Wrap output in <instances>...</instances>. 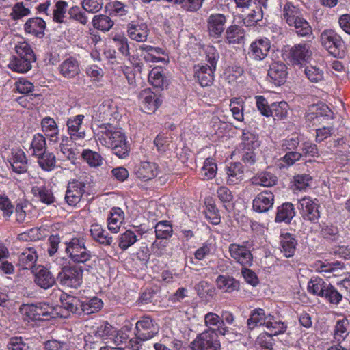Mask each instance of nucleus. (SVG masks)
I'll return each mask as SVG.
<instances>
[{
  "label": "nucleus",
  "mask_w": 350,
  "mask_h": 350,
  "mask_svg": "<svg viewBox=\"0 0 350 350\" xmlns=\"http://www.w3.org/2000/svg\"><path fill=\"white\" fill-rule=\"evenodd\" d=\"M95 135L101 145L111 148L119 158L128 156L129 144L120 128L109 123L102 124L98 126Z\"/></svg>",
  "instance_id": "f257e3e1"
},
{
  "label": "nucleus",
  "mask_w": 350,
  "mask_h": 350,
  "mask_svg": "<svg viewBox=\"0 0 350 350\" xmlns=\"http://www.w3.org/2000/svg\"><path fill=\"white\" fill-rule=\"evenodd\" d=\"M157 323L150 317L144 316L137 321L135 327V337L129 340L133 350H139L142 342L154 338L159 332Z\"/></svg>",
  "instance_id": "f03ea898"
},
{
  "label": "nucleus",
  "mask_w": 350,
  "mask_h": 350,
  "mask_svg": "<svg viewBox=\"0 0 350 350\" xmlns=\"http://www.w3.org/2000/svg\"><path fill=\"white\" fill-rule=\"evenodd\" d=\"M83 273V269L81 267L64 266L57 275V280L63 287L77 289L82 284Z\"/></svg>",
  "instance_id": "7ed1b4c3"
},
{
  "label": "nucleus",
  "mask_w": 350,
  "mask_h": 350,
  "mask_svg": "<svg viewBox=\"0 0 350 350\" xmlns=\"http://www.w3.org/2000/svg\"><path fill=\"white\" fill-rule=\"evenodd\" d=\"M192 350H220L221 345L214 328L208 329L198 334L191 343Z\"/></svg>",
  "instance_id": "20e7f679"
},
{
  "label": "nucleus",
  "mask_w": 350,
  "mask_h": 350,
  "mask_svg": "<svg viewBox=\"0 0 350 350\" xmlns=\"http://www.w3.org/2000/svg\"><path fill=\"white\" fill-rule=\"evenodd\" d=\"M319 207L317 199L312 200L309 197H304L299 200V209L304 221L313 224L317 223L321 216Z\"/></svg>",
  "instance_id": "39448f33"
},
{
  "label": "nucleus",
  "mask_w": 350,
  "mask_h": 350,
  "mask_svg": "<svg viewBox=\"0 0 350 350\" xmlns=\"http://www.w3.org/2000/svg\"><path fill=\"white\" fill-rule=\"evenodd\" d=\"M66 251L75 263H85L91 258V252L85 247L83 241L72 239L67 245Z\"/></svg>",
  "instance_id": "423d86ee"
},
{
  "label": "nucleus",
  "mask_w": 350,
  "mask_h": 350,
  "mask_svg": "<svg viewBox=\"0 0 350 350\" xmlns=\"http://www.w3.org/2000/svg\"><path fill=\"white\" fill-rule=\"evenodd\" d=\"M31 272L33 275L34 283L44 290L52 288L57 281V277L44 266L38 265L34 267Z\"/></svg>",
  "instance_id": "0eeeda50"
},
{
  "label": "nucleus",
  "mask_w": 350,
  "mask_h": 350,
  "mask_svg": "<svg viewBox=\"0 0 350 350\" xmlns=\"http://www.w3.org/2000/svg\"><path fill=\"white\" fill-rule=\"evenodd\" d=\"M128 37L135 42H144L147 40L150 29L146 23L142 20L136 19L130 21L126 25Z\"/></svg>",
  "instance_id": "6e6552de"
},
{
  "label": "nucleus",
  "mask_w": 350,
  "mask_h": 350,
  "mask_svg": "<svg viewBox=\"0 0 350 350\" xmlns=\"http://www.w3.org/2000/svg\"><path fill=\"white\" fill-rule=\"evenodd\" d=\"M230 256L243 267H251L253 256L250 250L245 245L232 243L228 248Z\"/></svg>",
  "instance_id": "1a4fd4ad"
},
{
  "label": "nucleus",
  "mask_w": 350,
  "mask_h": 350,
  "mask_svg": "<svg viewBox=\"0 0 350 350\" xmlns=\"http://www.w3.org/2000/svg\"><path fill=\"white\" fill-rule=\"evenodd\" d=\"M271 49V42L267 38L257 39L250 44L247 55L256 60H263L268 55Z\"/></svg>",
  "instance_id": "9d476101"
},
{
  "label": "nucleus",
  "mask_w": 350,
  "mask_h": 350,
  "mask_svg": "<svg viewBox=\"0 0 350 350\" xmlns=\"http://www.w3.org/2000/svg\"><path fill=\"white\" fill-rule=\"evenodd\" d=\"M274 200V195L271 191H262L254 198L253 210L258 213H267L273 207Z\"/></svg>",
  "instance_id": "9b49d317"
},
{
  "label": "nucleus",
  "mask_w": 350,
  "mask_h": 350,
  "mask_svg": "<svg viewBox=\"0 0 350 350\" xmlns=\"http://www.w3.org/2000/svg\"><path fill=\"white\" fill-rule=\"evenodd\" d=\"M85 183L77 180L70 181L65 195L66 202L71 206L78 204L85 192Z\"/></svg>",
  "instance_id": "f8f14e48"
},
{
  "label": "nucleus",
  "mask_w": 350,
  "mask_h": 350,
  "mask_svg": "<svg viewBox=\"0 0 350 350\" xmlns=\"http://www.w3.org/2000/svg\"><path fill=\"white\" fill-rule=\"evenodd\" d=\"M312 56L310 45L303 42L293 45L289 50V58L295 64H301Z\"/></svg>",
  "instance_id": "ddd939ff"
},
{
  "label": "nucleus",
  "mask_w": 350,
  "mask_h": 350,
  "mask_svg": "<svg viewBox=\"0 0 350 350\" xmlns=\"http://www.w3.org/2000/svg\"><path fill=\"white\" fill-rule=\"evenodd\" d=\"M321 41L322 45L332 54H336L343 44L341 37L332 29H327L321 33Z\"/></svg>",
  "instance_id": "4468645a"
},
{
  "label": "nucleus",
  "mask_w": 350,
  "mask_h": 350,
  "mask_svg": "<svg viewBox=\"0 0 350 350\" xmlns=\"http://www.w3.org/2000/svg\"><path fill=\"white\" fill-rule=\"evenodd\" d=\"M267 75L271 83L280 86L286 81L288 75L287 66L281 62H273L269 66Z\"/></svg>",
  "instance_id": "2eb2a0df"
},
{
  "label": "nucleus",
  "mask_w": 350,
  "mask_h": 350,
  "mask_svg": "<svg viewBox=\"0 0 350 350\" xmlns=\"http://www.w3.org/2000/svg\"><path fill=\"white\" fill-rule=\"evenodd\" d=\"M139 96L142 100V107L147 113L155 112L161 104L159 98L150 88L142 90Z\"/></svg>",
  "instance_id": "dca6fc26"
},
{
  "label": "nucleus",
  "mask_w": 350,
  "mask_h": 350,
  "mask_svg": "<svg viewBox=\"0 0 350 350\" xmlns=\"http://www.w3.org/2000/svg\"><path fill=\"white\" fill-rule=\"evenodd\" d=\"M214 71L206 64L196 65L194 66V78L202 87L211 86L214 80Z\"/></svg>",
  "instance_id": "f3484780"
},
{
  "label": "nucleus",
  "mask_w": 350,
  "mask_h": 350,
  "mask_svg": "<svg viewBox=\"0 0 350 350\" xmlns=\"http://www.w3.org/2000/svg\"><path fill=\"white\" fill-rule=\"evenodd\" d=\"M38 260V254L33 247H26L18 256L17 265L22 269H31L36 267L34 264Z\"/></svg>",
  "instance_id": "a211bd4d"
},
{
  "label": "nucleus",
  "mask_w": 350,
  "mask_h": 350,
  "mask_svg": "<svg viewBox=\"0 0 350 350\" xmlns=\"http://www.w3.org/2000/svg\"><path fill=\"white\" fill-rule=\"evenodd\" d=\"M84 119L83 115H77L74 117L70 118L66 122L68 133L70 138L74 140L83 139L85 136V133L81 131L83 120Z\"/></svg>",
  "instance_id": "6ab92c4d"
},
{
  "label": "nucleus",
  "mask_w": 350,
  "mask_h": 350,
  "mask_svg": "<svg viewBox=\"0 0 350 350\" xmlns=\"http://www.w3.org/2000/svg\"><path fill=\"white\" fill-rule=\"evenodd\" d=\"M45 29L46 23L40 17L30 18L24 24V31L25 33L32 34L38 38L44 36Z\"/></svg>",
  "instance_id": "aec40b11"
},
{
  "label": "nucleus",
  "mask_w": 350,
  "mask_h": 350,
  "mask_svg": "<svg viewBox=\"0 0 350 350\" xmlns=\"http://www.w3.org/2000/svg\"><path fill=\"white\" fill-rule=\"evenodd\" d=\"M226 16L221 14H211L207 21L211 36L219 37L224 31Z\"/></svg>",
  "instance_id": "412c9836"
},
{
  "label": "nucleus",
  "mask_w": 350,
  "mask_h": 350,
  "mask_svg": "<svg viewBox=\"0 0 350 350\" xmlns=\"http://www.w3.org/2000/svg\"><path fill=\"white\" fill-rule=\"evenodd\" d=\"M42 131L50 142L59 140V129L56 122L51 117H45L41 121Z\"/></svg>",
  "instance_id": "4be33fe9"
},
{
  "label": "nucleus",
  "mask_w": 350,
  "mask_h": 350,
  "mask_svg": "<svg viewBox=\"0 0 350 350\" xmlns=\"http://www.w3.org/2000/svg\"><path fill=\"white\" fill-rule=\"evenodd\" d=\"M314 268L316 271L321 273L325 277L329 278V274L336 275L338 271L344 268V265L339 261L335 262H327L321 260H317L314 263Z\"/></svg>",
  "instance_id": "5701e85b"
},
{
  "label": "nucleus",
  "mask_w": 350,
  "mask_h": 350,
  "mask_svg": "<svg viewBox=\"0 0 350 350\" xmlns=\"http://www.w3.org/2000/svg\"><path fill=\"white\" fill-rule=\"evenodd\" d=\"M9 162L13 171L16 173L22 174L27 171V159L25 152L22 150L18 149L12 152Z\"/></svg>",
  "instance_id": "b1692460"
},
{
  "label": "nucleus",
  "mask_w": 350,
  "mask_h": 350,
  "mask_svg": "<svg viewBox=\"0 0 350 350\" xmlns=\"http://www.w3.org/2000/svg\"><path fill=\"white\" fill-rule=\"evenodd\" d=\"M124 219V213L123 211L119 207L112 208L107 219L109 230L115 234L118 233Z\"/></svg>",
  "instance_id": "393cba45"
},
{
  "label": "nucleus",
  "mask_w": 350,
  "mask_h": 350,
  "mask_svg": "<svg viewBox=\"0 0 350 350\" xmlns=\"http://www.w3.org/2000/svg\"><path fill=\"white\" fill-rule=\"evenodd\" d=\"M303 16L301 9L294 5L291 2H286L282 9V19L288 25Z\"/></svg>",
  "instance_id": "a878e982"
},
{
  "label": "nucleus",
  "mask_w": 350,
  "mask_h": 350,
  "mask_svg": "<svg viewBox=\"0 0 350 350\" xmlns=\"http://www.w3.org/2000/svg\"><path fill=\"white\" fill-rule=\"evenodd\" d=\"M91 236L94 241L105 246H111L113 237L98 224H93L90 227Z\"/></svg>",
  "instance_id": "bb28decb"
},
{
  "label": "nucleus",
  "mask_w": 350,
  "mask_h": 350,
  "mask_svg": "<svg viewBox=\"0 0 350 350\" xmlns=\"http://www.w3.org/2000/svg\"><path fill=\"white\" fill-rule=\"evenodd\" d=\"M158 174V166L154 163L142 162L136 170V174L142 180L154 178Z\"/></svg>",
  "instance_id": "cd10ccee"
},
{
  "label": "nucleus",
  "mask_w": 350,
  "mask_h": 350,
  "mask_svg": "<svg viewBox=\"0 0 350 350\" xmlns=\"http://www.w3.org/2000/svg\"><path fill=\"white\" fill-rule=\"evenodd\" d=\"M297 242L293 235L290 233L282 234L280 237V250L286 258L292 257L295 252Z\"/></svg>",
  "instance_id": "c85d7f7f"
},
{
  "label": "nucleus",
  "mask_w": 350,
  "mask_h": 350,
  "mask_svg": "<svg viewBox=\"0 0 350 350\" xmlns=\"http://www.w3.org/2000/svg\"><path fill=\"white\" fill-rule=\"evenodd\" d=\"M59 71L64 77H75L80 71L77 60L73 57H69L65 59L59 65Z\"/></svg>",
  "instance_id": "c756f323"
},
{
  "label": "nucleus",
  "mask_w": 350,
  "mask_h": 350,
  "mask_svg": "<svg viewBox=\"0 0 350 350\" xmlns=\"http://www.w3.org/2000/svg\"><path fill=\"white\" fill-rule=\"evenodd\" d=\"M295 215V213L293 204L286 202L278 208L275 220L276 222H285L288 224Z\"/></svg>",
  "instance_id": "7c9ffc66"
},
{
  "label": "nucleus",
  "mask_w": 350,
  "mask_h": 350,
  "mask_svg": "<svg viewBox=\"0 0 350 350\" xmlns=\"http://www.w3.org/2000/svg\"><path fill=\"white\" fill-rule=\"evenodd\" d=\"M277 177L268 172H261L251 179V183L256 186L272 187L276 184Z\"/></svg>",
  "instance_id": "2f4dec72"
},
{
  "label": "nucleus",
  "mask_w": 350,
  "mask_h": 350,
  "mask_svg": "<svg viewBox=\"0 0 350 350\" xmlns=\"http://www.w3.org/2000/svg\"><path fill=\"white\" fill-rule=\"evenodd\" d=\"M293 27V31L299 37L310 38L312 36V28L309 23L304 18L299 19L289 25Z\"/></svg>",
  "instance_id": "473e14b6"
},
{
  "label": "nucleus",
  "mask_w": 350,
  "mask_h": 350,
  "mask_svg": "<svg viewBox=\"0 0 350 350\" xmlns=\"http://www.w3.org/2000/svg\"><path fill=\"white\" fill-rule=\"evenodd\" d=\"M243 167L241 163H234L227 169V183L229 185H235L242 180L243 177Z\"/></svg>",
  "instance_id": "72a5a7b5"
},
{
  "label": "nucleus",
  "mask_w": 350,
  "mask_h": 350,
  "mask_svg": "<svg viewBox=\"0 0 350 350\" xmlns=\"http://www.w3.org/2000/svg\"><path fill=\"white\" fill-rule=\"evenodd\" d=\"M17 56L13 57V59L29 60L33 62L36 61V55L29 44L25 42H18L15 46Z\"/></svg>",
  "instance_id": "f704fd0d"
},
{
  "label": "nucleus",
  "mask_w": 350,
  "mask_h": 350,
  "mask_svg": "<svg viewBox=\"0 0 350 350\" xmlns=\"http://www.w3.org/2000/svg\"><path fill=\"white\" fill-rule=\"evenodd\" d=\"M245 30L240 26L232 25L226 31V38L229 43H241L245 38Z\"/></svg>",
  "instance_id": "c9c22d12"
},
{
  "label": "nucleus",
  "mask_w": 350,
  "mask_h": 350,
  "mask_svg": "<svg viewBox=\"0 0 350 350\" xmlns=\"http://www.w3.org/2000/svg\"><path fill=\"white\" fill-rule=\"evenodd\" d=\"M267 319H271V317L270 315L267 317L263 309H255L252 312L250 317L247 320L248 327L252 329L256 326L266 325Z\"/></svg>",
  "instance_id": "e433bc0d"
},
{
  "label": "nucleus",
  "mask_w": 350,
  "mask_h": 350,
  "mask_svg": "<svg viewBox=\"0 0 350 350\" xmlns=\"http://www.w3.org/2000/svg\"><path fill=\"white\" fill-rule=\"evenodd\" d=\"M149 83L155 88L163 90L168 85L167 80L158 68H153L148 75Z\"/></svg>",
  "instance_id": "4c0bfd02"
},
{
  "label": "nucleus",
  "mask_w": 350,
  "mask_h": 350,
  "mask_svg": "<svg viewBox=\"0 0 350 350\" xmlns=\"http://www.w3.org/2000/svg\"><path fill=\"white\" fill-rule=\"evenodd\" d=\"M328 283L319 277H312L308 283L307 290L309 293L322 297Z\"/></svg>",
  "instance_id": "58836bf2"
},
{
  "label": "nucleus",
  "mask_w": 350,
  "mask_h": 350,
  "mask_svg": "<svg viewBox=\"0 0 350 350\" xmlns=\"http://www.w3.org/2000/svg\"><path fill=\"white\" fill-rule=\"evenodd\" d=\"M304 73L311 83H317L324 80V71L319 66L308 65L305 68Z\"/></svg>",
  "instance_id": "ea45409f"
},
{
  "label": "nucleus",
  "mask_w": 350,
  "mask_h": 350,
  "mask_svg": "<svg viewBox=\"0 0 350 350\" xmlns=\"http://www.w3.org/2000/svg\"><path fill=\"white\" fill-rule=\"evenodd\" d=\"M103 307L100 299L94 297L88 301H81V314H91L98 312Z\"/></svg>",
  "instance_id": "a19ab883"
},
{
  "label": "nucleus",
  "mask_w": 350,
  "mask_h": 350,
  "mask_svg": "<svg viewBox=\"0 0 350 350\" xmlns=\"http://www.w3.org/2000/svg\"><path fill=\"white\" fill-rule=\"evenodd\" d=\"M217 285L219 288L226 292H232L239 290V282L233 278H226L219 275L217 279Z\"/></svg>",
  "instance_id": "79ce46f5"
},
{
  "label": "nucleus",
  "mask_w": 350,
  "mask_h": 350,
  "mask_svg": "<svg viewBox=\"0 0 350 350\" xmlns=\"http://www.w3.org/2000/svg\"><path fill=\"white\" fill-rule=\"evenodd\" d=\"M41 155H36L38 158V164L45 171H51L55 166L56 159L55 156L52 152L44 151L40 154Z\"/></svg>",
  "instance_id": "37998d69"
},
{
  "label": "nucleus",
  "mask_w": 350,
  "mask_h": 350,
  "mask_svg": "<svg viewBox=\"0 0 350 350\" xmlns=\"http://www.w3.org/2000/svg\"><path fill=\"white\" fill-rule=\"evenodd\" d=\"M31 191L43 203L51 204L55 201L52 191L45 187H33Z\"/></svg>",
  "instance_id": "c03bdc74"
},
{
  "label": "nucleus",
  "mask_w": 350,
  "mask_h": 350,
  "mask_svg": "<svg viewBox=\"0 0 350 350\" xmlns=\"http://www.w3.org/2000/svg\"><path fill=\"white\" fill-rule=\"evenodd\" d=\"M92 25L102 31H109L113 25V21L104 14L95 15L92 19Z\"/></svg>",
  "instance_id": "a18cd8bd"
},
{
  "label": "nucleus",
  "mask_w": 350,
  "mask_h": 350,
  "mask_svg": "<svg viewBox=\"0 0 350 350\" xmlns=\"http://www.w3.org/2000/svg\"><path fill=\"white\" fill-rule=\"evenodd\" d=\"M154 228L156 238L158 239H167L172 235V226L167 221L158 222Z\"/></svg>",
  "instance_id": "49530a36"
},
{
  "label": "nucleus",
  "mask_w": 350,
  "mask_h": 350,
  "mask_svg": "<svg viewBox=\"0 0 350 350\" xmlns=\"http://www.w3.org/2000/svg\"><path fill=\"white\" fill-rule=\"evenodd\" d=\"M217 167L213 159L208 158L204 162L200 170L201 178L204 180H210L215 176Z\"/></svg>",
  "instance_id": "de8ad7c7"
},
{
  "label": "nucleus",
  "mask_w": 350,
  "mask_h": 350,
  "mask_svg": "<svg viewBox=\"0 0 350 350\" xmlns=\"http://www.w3.org/2000/svg\"><path fill=\"white\" fill-rule=\"evenodd\" d=\"M30 13L29 8L26 6L23 2H17L13 5L10 16L13 21H18L29 16Z\"/></svg>",
  "instance_id": "09e8293b"
},
{
  "label": "nucleus",
  "mask_w": 350,
  "mask_h": 350,
  "mask_svg": "<svg viewBox=\"0 0 350 350\" xmlns=\"http://www.w3.org/2000/svg\"><path fill=\"white\" fill-rule=\"evenodd\" d=\"M288 105L286 102L273 103L271 105V115L274 120H282L287 116Z\"/></svg>",
  "instance_id": "8fccbe9b"
},
{
  "label": "nucleus",
  "mask_w": 350,
  "mask_h": 350,
  "mask_svg": "<svg viewBox=\"0 0 350 350\" xmlns=\"http://www.w3.org/2000/svg\"><path fill=\"white\" fill-rule=\"evenodd\" d=\"M230 111L235 120L242 122L244 120L243 101L239 98H233L230 100Z\"/></svg>",
  "instance_id": "3c124183"
},
{
  "label": "nucleus",
  "mask_w": 350,
  "mask_h": 350,
  "mask_svg": "<svg viewBox=\"0 0 350 350\" xmlns=\"http://www.w3.org/2000/svg\"><path fill=\"white\" fill-rule=\"evenodd\" d=\"M63 308L66 310L77 314H81V301L75 297L67 295L66 298L62 299Z\"/></svg>",
  "instance_id": "603ef678"
},
{
  "label": "nucleus",
  "mask_w": 350,
  "mask_h": 350,
  "mask_svg": "<svg viewBox=\"0 0 350 350\" xmlns=\"http://www.w3.org/2000/svg\"><path fill=\"white\" fill-rule=\"evenodd\" d=\"M349 323L347 319H342L336 322L334 328V338L338 341H342L348 335L347 327Z\"/></svg>",
  "instance_id": "864d4df0"
},
{
  "label": "nucleus",
  "mask_w": 350,
  "mask_h": 350,
  "mask_svg": "<svg viewBox=\"0 0 350 350\" xmlns=\"http://www.w3.org/2000/svg\"><path fill=\"white\" fill-rule=\"evenodd\" d=\"M82 157L90 166L96 167L102 165L103 159L100 154L91 150H84Z\"/></svg>",
  "instance_id": "5fc2aeb1"
},
{
  "label": "nucleus",
  "mask_w": 350,
  "mask_h": 350,
  "mask_svg": "<svg viewBox=\"0 0 350 350\" xmlns=\"http://www.w3.org/2000/svg\"><path fill=\"white\" fill-rule=\"evenodd\" d=\"M204 0H176L175 4L178 5L186 12H195L202 6Z\"/></svg>",
  "instance_id": "6e6d98bb"
},
{
  "label": "nucleus",
  "mask_w": 350,
  "mask_h": 350,
  "mask_svg": "<svg viewBox=\"0 0 350 350\" xmlns=\"http://www.w3.org/2000/svg\"><path fill=\"white\" fill-rule=\"evenodd\" d=\"M31 148L33 150L34 155H41L40 154L46 151V148L45 137L41 133L34 135Z\"/></svg>",
  "instance_id": "4d7b16f0"
},
{
  "label": "nucleus",
  "mask_w": 350,
  "mask_h": 350,
  "mask_svg": "<svg viewBox=\"0 0 350 350\" xmlns=\"http://www.w3.org/2000/svg\"><path fill=\"white\" fill-rule=\"evenodd\" d=\"M321 297H324L330 304H338L341 301L342 296L334 286L328 283Z\"/></svg>",
  "instance_id": "13d9d810"
},
{
  "label": "nucleus",
  "mask_w": 350,
  "mask_h": 350,
  "mask_svg": "<svg viewBox=\"0 0 350 350\" xmlns=\"http://www.w3.org/2000/svg\"><path fill=\"white\" fill-rule=\"evenodd\" d=\"M31 62L23 59H12L9 63V68L17 72H27L31 69Z\"/></svg>",
  "instance_id": "bf43d9fd"
},
{
  "label": "nucleus",
  "mask_w": 350,
  "mask_h": 350,
  "mask_svg": "<svg viewBox=\"0 0 350 350\" xmlns=\"http://www.w3.org/2000/svg\"><path fill=\"white\" fill-rule=\"evenodd\" d=\"M137 241V239L135 234L133 231L127 230L120 235L118 245L122 250H126L133 245Z\"/></svg>",
  "instance_id": "052dcab7"
},
{
  "label": "nucleus",
  "mask_w": 350,
  "mask_h": 350,
  "mask_svg": "<svg viewBox=\"0 0 350 350\" xmlns=\"http://www.w3.org/2000/svg\"><path fill=\"white\" fill-rule=\"evenodd\" d=\"M321 234L324 239L331 241H336L340 237L338 227L333 224L323 226L321 230Z\"/></svg>",
  "instance_id": "680f3d73"
},
{
  "label": "nucleus",
  "mask_w": 350,
  "mask_h": 350,
  "mask_svg": "<svg viewBox=\"0 0 350 350\" xmlns=\"http://www.w3.org/2000/svg\"><path fill=\"white\" fill-rule=\"evenodd\" d=\"M68 3L64 1H58L53 12V21L57 23H63L67 10Z\"/></svg>",
  "instance_id": "e2e57ef3"
},
{
  "label": "nucleus",
  "mask_w": 350,
  "mask_h": 350,
  "mask_svg": "<svg viewBox=\"0 0 350 350\" xmlns=\"http://www.w3.org/2000/svg\"><path fill=\"white\" fill-rule=\"evenodd\" d=\"M259 4L260 5V7H256V10H253L247 17L245 18V20H247L250 23H255L258 21H260L262 18V7L264 8H266L267 7V1L268 0H258Z\"/></svg>",
  "instance_id": "0e129e2a"
},
{
  "label": "nucleus",
  "mask_w": 350,
  "mask_h": 350,
  "mask_svg": "<svg viewBox=\"0 0 350 350\" xmlns=\"http://www.w3.org/2000/svg\"><path fill=\"white\" fill-rule=\"evenodd\" d=\"M241 138L242 143L244 145L245 148H247V150L254 149L255 147L259 146L258 137L252 132L243 131Z\"/></svg>",
  "instance_id": "69168bd1"
},
{
  "label": "nucleus",
  "mask_w": 350,
  "mask_h": 350,
  "mask_svg": "<svg viewBox=\"0 0 350 350\" xmlns=\"http://www.w3.org/2000/svg\"><path fill=\"white\" fill-rule=\"evenodd\" d=\"M68 14L70 18L77 21L81 25H85L88 22L87 16L78 6L71 7L68 10Z\"/></svg>",
  "instance_id": "338daca9"
},
{
  "label": "nucleus",
  "mask_w": 350,
  "mask_h": 350,
  "mask_svg": "<svg viewBox=\"0 0 350 350\" xmlns=\"http://www.w3.org/2000/svg\"><path fill=\"white\" fill-rule=\"evenodd\" d=\"M257 342L262 348L261 350H272L274 340L271 334L265 332L261 334L257 339Z\"/></svg>",
  "instance_id": "774afa93"
}]
</instances>
